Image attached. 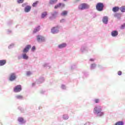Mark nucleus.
Listing matches in <instances>:
<instances>
[{"instance_id":"12","label":"nucleus","mask_w":125,"mask_h":125,"mask_svg":"<svg viewBox=\"0 0 125 125\" xmlns=\"http://www.w3.org/2000/svg\"><path fill=\"white\" fill-rule=\"evenodd\" d=\"M6 64V60H0V66H3Z\"/></svg>"},{"instance_id":"24","label":"nucleus","mask_w":125,"mask_h":125,"mask_svg":"<svg viewBox=\"0 0 125 125\" xmlns=\"http://www.w3.org/2000/svg\"><path fill=\"white\" fill-rule=\"evenodd\" d=\"M38 3H39V1H36L35 2L33 3L32 4V6H33V7H35V6L37 5Z\"/></svg>"},{"instance_id":"11","label":"nucleus","mask_w":125,"mask_h":125,"mask_svg":"<svg viewBox=\"0 0 125 125\" xmlns=\"http://www.w3.org/2000/svg\"><path fill=\"white\" fill-rule=\"evenodd\" d=\"M66 46H67L66 43H63L58 45L59 48H64V47H66Z\"/></svg>"},{"instance_id":"23","label":"nucleus","mask_w":125,"mask_h":125,"mask_svg":"<svg viewBox=\"0 0 125 125\" xmlns=\"http://www.w3.org/2000/svg\"><path fill=\"white\" fill-rule=\"evenodd\" d=\"M16 98L17 99H22V98H23V96L22 95H18L16 96Z\"/></svg>"},{"instance_id":"15","label":"nucleus","mask_w":125,"mask_h":125,"mask_svg":"<svg viewBox=\"0 0 125 125\" xmlns=\"http://www.w3.org/2000/svg\"><path fill=\"white\" fill-rule=\"evenodd\" d=\"M22 57H23V59H25V60H28V59H29V57L26 54H22Z\"/></svg>"},{"instance_id":"20","label":"nucleus","mask_w":125,"mask_h":125,"mask_svg":"<svg viewBox=\"0 0 125 125\" xmlns=\"http://www.w3.org/2000/svg\"><path fill=\"white\" fill-rule=\"evenodd\" d=\"M120 10L121 12H125V6H122L120 8Z\"/></svg>"},{"instance_id":"33","label":"nucleus","mask_w":125,"mask_h":125,"mask_svg":"<svg viewBox=\"0 0 125 125\" xmlns=\"http://www.w3.org/2000/svg\"><path fill=\"white\" fill-rule=\"evenodd\" d=\"M122 74V71H119L118 72V75H119V76H121Z\"/></svg>"},{"instance_id":"26","label":"nucleus","mask_w":125,"mask_h":125,"mask_svg":"<svg viewBox=\"0 0 125 125\" xmlns=\"http://www.w3.org/2000/svg\"><path fill=\"white\" fill-rule=\"evenodd\" d=\"M18 3H23L24 0H17Z\"/></svg>"},{"instance_id":"34","label":"nucleus","mask_w":125,"mask_h":125,"mask_svg":"<svg viewBox=\"0 0 125 125\" xmlns=\"http://www.w3.org/2000/svg\"><path fill=\"white\" fill-rule=\"evenodd\" d=\"M32 73L30 72V71H27L26 73V75L27 76H30V75H31Z\"/></svg>"},{"instance_id":"31","label":"nucleus","mask_w":125,"mask_h":125,"mask_svg":"<svg viewBox=\"0 0 125 125\" xmlns=\"http://www.w3.org/2000/svg\"><path fill=\"white\" fill-rule=\"evenodd\" d=\"M31 50L32 51H35V50H36V47H35V46H33L31 48Z\"/></svg>"},{"instance_id":"13","label":"nucleus","mask_w":125,"mask_h":125,"mask_svg":"<svg viewBox=\"0 0 125 125\" xmlns=\"http://www.w3.org/2000/svg\"><path fill=\"white\" fill-rule=\"evenodd\" d=\"M119 10L120 8L119 7H114L112 9V11H113V12H117L119 11Z\"/></svg>"},{"instance_id":"37","label":"nucleus","mask_w":125,"mask_h":125,"mask_svg":"<svg viewBox=\"0 0 125 125\" xmlns=\"http://www.w3.org/2000/svg\"><path fill=\"white\" fill-rule=\"evenodd\" d=\"M25 5H26V3H23V4H22V6L23 7H24V6H25Z\"/></svg>"},{"instance_id":"9","label":"nucleus","mask_w":125,"mask_h":125,"mask_svg":"<svg viewBox=\"0 0 125 125\" xmlns=\"http://www.w3.org/2000/svg\"><path fill=\"white\" fill-rule=\"evenodd\" d=\"M31 6L27 5L24 8V11L25 12H29L31 10Z\"/></svg>"},{"instance_id":"2","label":"nucleus","mask_w":125,"mask_h":125,"mask_svg":"<svg viewBox=\"0 0 125 125\" xmlns=\"http://www.w3.org/2000/svg\"><path fill=\"white\" fill-rule=\"evenodd\" d=\"M96 7L98 11H102V10H103V8H104V4L101 2L98 3L96 6Z\"/></svg>"},{"instance_id":"38","label":"nucleus","mask_w":125,"mask_h":125,"mask_svg":"<svg viewBox=\"0 0 125 125\" xmlns=\"http://www.w3.org/2000/svg\"><path fill=\"white\" fill-rule=\"evenodd\" d=\"M90 61H94V60L93 59H91L90 60Z\"/></svg>"},{"instance_id":"39","label":"nucleus","mask_w":125,"mask_h":125,"mask_svg":"<svg viewBox=\"0 0 125 125\" xmlns=\"http://www.w3.org/2000/svg\"><path fill=\"white\" fill-rule=\"evenodd\" d=\"M54 0L56 1V2H57V0Z\"/></svg>"},{"instance_id":"29","label":"nucleus","mask_w":125,"mask_h":125,"mask_svg":"<svg viewBox=\"0 0 125 125\" xmlns=\"http://www.w3.org/2000/svg\"><path fill=\"white\" fill-rule=\"evenodd\" d=\"M63 119H64L65 120H68L69 119V116L64 115Z\"/></svg>"},{"instance_id":"10","label":"nucleus","mask_w":125,"mask_h":125,"mask_svg":"<svg viewBox=\"0 0 125 125\" xmlns=\"http://www.w3.org/2000/svg\"><path fill=\"white\" fill-rule=\"evenodd\" d=\"M108 17H104L103 19V23H104V24H107L108 23Z\"/></svg>"},{"instance_id":"5","label":"nucleus","mask_w":125,"mask_h":125,"mask_svg":"<svg viewBox=\"0 0 125 125\" xmlns=\"http://www.w3.org/2000/svg\"><path fill=\"white\" fill-rule=\"evenodd\" d=\"M37 38V40L38 41V42H42L45 41L44 37L42 36L41 35H38Z\"/></svg>"},{"instance_id":"14","label":"nucleus","mask_w":125,"mask_h":125,"mask_svg":"<svg viewBox=\"0 0 125 125\" xmlns=\"http://www.w3.org/2000/svg\"><path fill=\"white\" fill-rule=\"evenodd\" d=\"M57 32H58V30L56 27H53L51 29V33H52V34H55V33H57Z\"/></svg>"},{"instance_id":"35","label":"nucleus","mask_w":125,"mask_h":125,"mask_svg":"<svg viewBox=\"0 0 125 125\" xmlns=\"http://www.w3.org/2000/svg\"><path fill=\"white\" fill-rule=\"evenodd\" d=\"M61 6H62V7H64L65 6V4L61 3Z\"/></svg>"},{"instance_id":"6","label":"nucleus","mask_w":125,"mask_h":125,"mask_svg":"<svg viewBox=\"0 0 125 125\" xmlns=\"http://www.w3.org/2000/svg\"><path fill=\"white\" fill-rule=\"evenodd\" d=\"M16 79V75H15V73H12L10 74L9 80L11 81V82H12L13 81H15V80Z\"/></svg>"},{"instance_id":"41","label":"nucleus","mask_w":125,"mask_h":125,"mask_svg":"<svg viewBox=\"0 0 125 125\" xmlns=\"http://www.w3.org/2000/svg\"><path fill=\"white\" fill-rule=\"evenodd\" d=\"M32 84H33V85H35V83H33Z\"/></svg>"},{"instance_id":"28","label":"nucleus","mask_w":125,"mask_h":125,"mask_svg":"<svg viewBox=\"0 0 125 125\" xmlns=\"http://www.w3.org/2000/svg\"><path fill=\"white\" fill-rule=\"evenodd\" d=\"M100 100H99V99H96L94 100V102L95 103H99Z\"/></svg>"},{"instance_id":"3","label":"nucleus","mask_w":125,"mask_h":125,"mask_svg":"<svg viewBox=\"0 0 125 125\" xmlns=\"http://www.w3.org/2000/svg\"><path fill=\"white\" fill-rule=\"evenodd\" d=\"M79 8L81 10H83L84 9H87V8H89V5H88L86 3H82L80 5Z\"/></svg>"},{"instance_id":"36","label":"nucleus","mask_w":125,"mask_h":125,"mask_svg":"<svg viewBox=\"0 0 125 125\" xmlns=\"http://www.w3.org/2000/svg\"><path fill=\"white\" fill-rule=\"evenodd\" d=\"M64 21H65V20H64V19L61 20V22L62 23V22H64Z\"/></svg>"},{"instance_id":"1","label":"nucleus","mask_w":125,"mask_h":125,"mask_svg":"<svg viewBox=\"0 0 125 125\" xmlns=\"http://www.w3.org/2000/svg\"><path fill=\"white\" fill-rule=\"evenodd\" d=\"M101 111H102V109L100 105H97L94 108V113L98 115L99 117H101L104 115V113Z\"/></svg>"},{"instance_id":"42","label":"nucleus","mask_w":125,"mask_h":125,"mask_svg":"<svg viewBox=\"0 0 125 125\" xmlns=\"http://www.w3.org/2000/svg\"><path fill=\"white\" fill-rule=\"evenodd\" d=\"M64 1H66V0H63Z\"/></svg>"},{"instance_id":"25","label":"nucleus","mask_w":125,"mask_h":125,"mask_svg":"<svg viewBox=\"0 0 125 125\" xmlns=\"http://www.w3.org/2000/svg\"><path fill=\"white\" fill-rule=\"evenodd\" d=\"M55 2H56V1H55L54 0H50L49 3L50 4H53L55 3Z\"/></svg>"},{"instance_id":"7","label":"nucleus","mask_w":125,"mask_h":125,"mask_svg":"<svg viewBox=\"0 0 125 125\" xmlns=\"http://www.w3.org/2000/svg\"><path fill=\"white\" fill-rule=\"evenodd\" d=\"M31 49V45H27L25 48L23 49V52L26 53V52H28L29 50Z\"/></svg>"},{"instance_id":"30","label":"nucleus","mask_w":125,"mask_h":125,"mask_svg":"<svg viewBox=\"0 0 125 125\" xmlns=\"http://www.w3.org/2000/svg\"><path fill=\"white\" fill-rule=\"evenodd\" d=\"M125 23L123 24L121 26V29H125Z\"/></svg>"},{"instance_id":"16","label":"nucleus","mask_w":125,"mask_h":125,"mask_svg":"<svg viewBox=\"0 0 125 125\" xmlns=\"http://www.w3.org/2000/svg\"><path fill=\"white\" fill-rule=\"evenodd\" d=\"M67 14H68V11H63L61 13L62 16H66V15H67Z\"/></svg>"},{"instance_id":"21","label":"nucleus","mask_w":125,"mask_h":125,"mask_svg":"<svg viewBox=\"0 0 125 125\" xmlns=\"http://www.w3.org/2000/svg\"><path fill=\"white\" fill-rule=\"evenodd\" d=\"M61 4H62L61 3H59V4L55 6V9H56L59 7H60L61 6Z\"/></svg>"},{"instance_id":"27","label":"nucleus","mask_w":125,"mask_h":125,"mask_svg":"<svg viewBox=\"0 0 125 125\" xmlns=\"http://www.w3.org/2000/svg\"><path fill=\"white\" fill-rule=\"evenodd\" d=\"M96 67V64L95 63H93L91 65V68L93 69V68H95Z\"/></svg>"},{"instance_id":"32","label":"nucleus","mask_w":125,"mask_h":125,"mask_svg":"<svg viewBox=\"0 0 125 125\" xmlns=\"http://www.w3.org/2000/svg\"><path fill=\"white\" fill-rule=\"evenodd\" d=\"M56 15H57V12H54L52 14V16H56Z\"/></svg>"},{"instance_id":"22","label":"nucleus","mask_w":125,"mask_h":125,"mask_svg":"<svg viewBox=\"0 0 125 125\" xmlns=\"http://www.w3.org/2000/svg\"><path fill=\"white\" fill-rule=\"evenodd\" d=\"M23 121H24V119L22 117H20L18 119V122L20 123H22Z\"/></svg>"},{"instance_id":"40","label":"nucleus","mask_w":125,"mask_h":125,"mask_svg":"<svg viewBox=\"0 0 125 125\" xmlns=\"http://www.w3.org/2000/svg\"><path fill=\"white\" fill-rule=\"evenodd\" d=\"M79 1V0H76V2H77V1Z\"/></svg>"},{"instance_id":"19","label":"nucleus","mask_w":125,"mask_h":125,"mask_svg":"<svg viewBox=\"0 0 125 125\" xmlns=\"http://www.w3.org/2000/svg\"><path fill=\"white\" fill-rule=\"evenodd\" d=\"M46 15H47V13L46 12H44L42 14V18H44V17H45V16H46Z\"/></svg>"},{"instance_id":"17","label":"nucleus","mask_w":125,"mask_h":125,"mask_svg":"<svg viewBox=\"0 0 125 125\" xmlns=\"http://www.w3.org/2000/svg\"><path fill=\"white\" fill-rule=\"evenodd\" d=\"M39 31H40V26H38L34 29L33 31V34H36V33H37V32H39Z\"/></svg>"},{"instance_id":"18","label":"nucleus","mask_w":125,"mask_h":125,"mask_svg":"<svg viewBox=\"0 0 125 125\" xmlns=\"http://www.w3.org/2000/svg\"><path fill=\"white\" fill-rule=\"evenodd\" d=\"M115 125H124V122H123L122 121H119L118 122H117Z\"/></svg>"},{"instance_id":"8","label":"nucleus","mask_w":125,"mask_h":125,"mask_svg":"<svg viewBox=\"0 0 125 125\" xmlns=\"http://www.w3.org/2000/svg\"><path fill=\"white\" fill-rule=\"evenodd\" d=\"M118 34L119 33L118 32V31L117 30L112 31L111 32V36L112 37H117Z\"/></svg>"},{"instance_id":"4","label":"nucleus","mask_w":125,"mask_h":125,"mask_svg":"<svg viewBox=\"0 0 125 125\" xmlns=\"http://www.w3.org/2000/svg\"><path fill=\"white\" fill-rule=\"evenodd\" d=\"M22 90V86L21 85H17L14 88V92H20Z\"/></svg>"}]
</instances>
